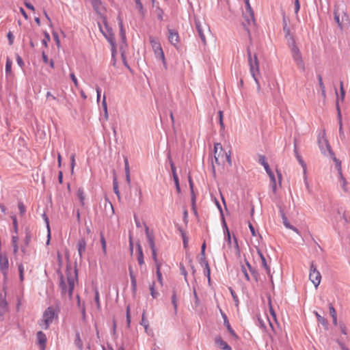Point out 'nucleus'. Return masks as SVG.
Returning <instances> with one entry per match:
<instances>
[{
	"instance_id": "nucleus-1",
	"label": "nucleus",
	"mask_w": 350,
	"mask_h": 350,
	"mask_svg": "<svg viewBox=\"0 0 350 350\" xmlns=\"http://www.w3.org/2000/svg\"><path fill=\"white\" fill-rule=\"evenodd\" d=\"M57 273L59 276V288L62 297L68 296L70 300L72 298V293L75 288V281L77 280V270L75 268L74 271V275L71 273V267L70 265L66 266V278L68 286L66 284L64 275L61 271L60 269L57 270Z\"/></svg>"
},
{
	"instance_id": "nucleus-2",
	"label": "nucleus",
	"mask_w": 350,
	"mask_h": 350,
	"mask_svg": "<svg viewBox=\"0 0 350 350\" xmlns=\"http://www.w3.org/2000/svg\"><path fill=\"white\" fill-rule=\"evenodd\" d=\"M247 55L250 73L256 82L257 91L260 92V85L258 79V75H260L259 62L256 53L252 55L250 46L247 47Z\"/></svg>"
},
{
	"instance_id": "nucleus-3",
	"label": "nucleus",
	"mask_w": 350,
	"mask_h": 350,
	"mask_svg": "<svg viewBox=\"0 0 350 350\" xmlns=\"http://www.w3.org/2000/svg\"><path fill=\"white\" fill-rule=\"evenodd\" d=\"M214 157L215 163L220 165L226 160L230 165H232L230 152H224L220 143H216L214 146Z\"/></svg>"
},
{
	"instance_id": "nucleus-4",
	"label": "nucleus",
	"mask_w": 350,
	"mask_h": 350,
	"mask_svg": "<svg viewBox=\"0 0 350 350\" xmlns=\"http://www.w3.org/2000/svg\"><path fill=\"white\" fill-rule=\"evenodd\" d=\"M59 312V310L53 306L48 307L42 315L44 325L40 323L42 327L44 329H47L52 323L53 319L58 317Z\"/></svg>"
},
{
	"instance_id": "nucleus-5",
	"label": "nucleus",
	"mask_w": 350,
	"mask_h": 350,
	"mask_svg": "<svg viewBox=\"0 0 350 350\" xmlns=\"http://www.w3.org/2000/svg\"><path fill=\"white\" fill-rule=\"evenodd\" d=\"M288 46L291 49L292 57L295 62L297 66L302 69H305L304 63L302 59L301 53L299 48L295 44V40L293 37H290L288 39Z\"/></svg>"
},
{
	"instance_id": "nucleus-6",
	"label": "nucleus",
	"mask_w": 350,
	"mask_h": 350,
	"mask_svg": "<svg viewBox=\"0 0 350 350\" xmlns=\"http://www.w3.org/2000/svg\"><path fill=\"white\" fill-rule=\"evenodd\" d=\"M195 27L198 36L201 39L204 45L206 44V34L210 33V29L208 25L205 23L201 21L198 18H195Z\"/></svg>"
},
{
	"instance_id": "nucleus-7",
	"label": "nucleus",
	"mask_w": 350,
	"mask_h": 350,
	"mask_svg": "<svg viewBox=\"0 0 350 350\" xmlns=\"http://www.w3.org/2000/svg\"><path fill=\"white\" fill-rule=\"evenodd\" d=\"M149 40L155 56L162 61L163 66L166 68L165 55L159 39L150 36Z\"/></svg>"
},
{
	"instance_id": "nucleus-8",
	"label": "nucleus",
	"mask_w": 350,
	"mask_h": 350,
	"mask_svg": "<svg viewBox=\"0 0 350 350\" xmlns=\"http://www.w3.org/2000/svg\"><path fill=\"white\" fill-rule=\"evenodd\" d=\"M145 226V230H146V235L148 239V242L149 244V246L152 251V258L154 260V262H157L158 260L157 259V249L155 247L154 243V236L152 232L149 231V228L144 224Z\"/></svg>"
},
{
	"instance_id": "nucleus-9",
	"label": "nucleus",
	"mask_w": 350,
	"mask_h": 350,
	"mask_svg": "<svg viewBox=\"0 0 350 350\" xmlns=\"http://www.w3.org/2000/svg\"><path fill=\"white\" fill-rule=\"evenodd\" d=\"M309 278L314 286L317 288L321 282V275L313 262L310 265Z\"/></svg>"
},
{
	"instance_id": "nucleus-10",
	"label": "nucleus",
	"mask_w": 350,
	"mask_h": 350,
	"mask_svg": "<svg viewBox=\"0 0 350 350\" xmlns=\"http://www.w3.org/2000/svg\"><path fill=\"white\" fill-rule=\"evenodd\" d=\"M103 22L105 27L106 31H103L101 25L100 23H98V26H99V29H100V31L102 32V33L103 34L105 38L107 40V41L109 42V44L116 42L114 33H113L112 29L109 26L107 21V18H104V20H103Z\"/></svg>"
},
{
	"instance_id": "nucleus-11",
	"label": "nucleus",
	"mask_w": 350,
	"mask_h": 350,
	"mask_svg": "<svg viewBox=\"0 0 350 350\" xmlns=\"http://www.w3.org/2000/svg\"><path fill=\"white\" fill-rule=\"evenodd\" d=\"M9 269V260L5 253H0V271L5 279L7 278Z\"/></svg>"
},
{
	"instance_id": "nucleus-12",
	"label": "nucleus",
	"mask_w": 350,
	"mask_h": 350,
	"mask_svg": "<svg viewBox=\"0 0 350 350\" xmlns=\"http://www.w3.org/2000/svg\"><path fill=\"white\" fill-rule=\"evenodd\" d=\"M91 2L94 10L100 16V18L102 20L106 18V16L104 15V12L106 11V9L101 0H91Z\"/></svg>"
},
{
	"instance_id": "nucleus-13",
	"label": "nucleus",
	"mask_w": 350,
	"mask_h": 350,
	"mask_svg": "<svg viewBox=\"0 0 350 350\" xmlns=\"http://www.w3.org/2000/svg\"><path fill=\"white\" fill-rule=\"evenodd\" d=\"M198 262L200 265L204 267V273L206 277H207L208 282L211 280V269L209 267V264L208 260L206 258V256H200L198 258Z\"/></svg>"
},
{
	"instance_id": "nucleus-14",
	"label": "nucleus",
	"mask_w": 350,
	"mask_h": 350,
	"mask_svg": "<svg viewBox=\"0 0 350 350\" xmlns=\"http://www.w3.org/2000/svg\"><path fill=\"white\" fill-rule=\"evenodd\" d=\"M168 40L172 45L176 46L180 42L178 32L176 29L168 28Z\"/></svg>"
},
{
	"instance_id": "nucleus-15",
	"label": "nucleus",
	"mask_w": 350,
	"mask_h": 350,
	"mask_svg": "<svg viewBox=\"0 0 350 350\" xmlns=\"http://www.w3.org/2000/svg\"><path fill=\"white\" fill-rule=\"evenodd\" d=\"M220 312H221V317H222V318L224 319V326L227 328V329L229 332V333L230 334V335L234 339H236V340L238 339L239 336L235 333L234 330L232 328L226 314L224 312H223L221 310H220Z\"/></svg>"
},
{
	"instance_id": "nucleus-16",
	"label": "nucleus",
	"mask_w": 350,
	"mask_h": 350,
	"mask_svg": "<svg viewBox=\"0 0 350 350\" xmlns=\"http://www.w3.org/2000/svg\"><path fill=\"white\" fill-rule=\"evenodd\" d=\"M280 216H281V217L282 219V223H283L284 226L286 228L292 230L294 232H295L296 233L299 234V230L296 227L293 226V225H291L290 224V222L288 221V219H287V217H286L284 211L282 208H280Z\"/></svg>"
},
{
	"instance_id": "nucleus-17",
	"label": "nucleus",
	"mask_w": 350,
	"mask_h": 350,
	"mask_svg": "<svg viewBox=\"0 0 350 350\" xmlns=\"http://www.w3.org/2000/svg\"><path fill=\"white\" fill-rule=\"evenodd\" d=\"M245 11L248 14V16H245V20L247 21V23L250 25V22H254V15L253 10L250 4L249 0H245Z\"/></svg>"
},
{
	"instance_id": "nucleus-18",
	"label": "nucleus",
	"mask_w": 350,
	"mask_h": 350,
	"mask_svg": "<svg viewBox=\"0 0 350 350\" xmlns=\"http://www.w3.org/2000/svg\"><path fill=\"white\" fill-rule=\"evenodd\" d=\"M215 345L222 350H232L231 347L224 341L221 336L218 335L215 338Z\"/></svg>"
},
{
	"instance_id": "nucleus-19",
	"label": "nucleus",
	"mask_w": 350,
	"mask_h": 350,
	"mask_svg": "<svg viewBox=\"0 0 350 350\" xmlns=\"http://www.w3.org/2000/svg\"><path fill=\"white\" fill-rule=\"evenodd\" d=\"M117 20L118 21V26L120 28V36L122 39V43H124L126 45V31L124 28L123 21H122L120 14H118V16L117 17Z\"/></svg>"
},
{
	"instance_id": "nucleus-20",
	"label": "nucleus",
	"mask_w": 350,
	"mask_h": 350,
	"mask_svg": "<svg viewBox=\"0 0 350 350\" xmlns=\"http://www.w3.org/2000/svg\"><path fill=\"white\" fill-rule=\"evenodd\" d=\"M87 243L85 238H81L79 239L77 244V248L80 258H82L83 254L85 253L86 250Z\"/></svg>"
},
{
	"instance_id": "nucleus-21",
	"label": "nucleus",
	"mask_w": 350,
	"mask_h": 350,
	"mask_svg": "<svg viewBox=\"0 0 350 350\" xmlns=\"http://www.w3.org/2000/svg\"><path fill=\"white\" fill-rule=\"evenodd\" d=\"M38 344L42 349H44L46 343V336L44 332L39 331L36 334Z\"/></svg>"
},
{
	"instance_id": "nucleus-22",
	"label": "nucleus",
	"mask_w": 350,
	"mask_h": 350,
	"mask_svg": "<svg viewBox=\"0 0 350 350\" xmlns=\"http://www.w3.org/2000/svg\"><path fill=\"white\" fill-rule=\"evenodd\" d=\"M129 275L131 278V289L133 294H135L137 292V280L135 275L133 273V269L132 266L129 267Z\"/></svg>"
},
{
	"instance_id": "nucleus-23",
	"label": "nucleus",
	"mask_w": 350,
	"mask_h": 350,
	"mask_svg": "<svg viewBox=\"0 0 350 350\" xmlns=\"http://www.w3.org/2000/svg\"><path fill=\"white\" fill-rule=\"evenodd\" d=\"M189 187L191 189V206H192V209L193 210L194 213L196 215L197 214V211L196 208V194L193 191V183L190 176L189 177Z\"/></svg>"
},
{
	"instance_id": "nucleus-24",
	"label": "nucleus",
	"mask_w": 350,
	"mask_h": 350,
	"mask_svg": "<svg viewBox=\"0 0 350 350\" xmlns=\"http://www.w3.org/2000/svg\"><path fill=\"white\" fill-rule=\"evenodd\" d=\"M8 310L5 295L0 293V316H3Z\"/></svg>"
},
{
	"instance_id": "nucleus-25",
	"label": "nucleus",
	"mask_w": 350,
	"mask_h": 350,
	"mask_svg": "<svg viewBox=\"0 0 350 350\" xmlns=\"http://www.w3.org/2000/svg\"><path fill=\"white\" fill-rule=\"evenodd\" d=\"M245 260L246 266L247 267L249 271H250L252 277L254 278L255 281L258 282L259 280V273L258 271L255 268L252 267L250 263L246 259Z\"/></svg>"
},
{
	"instance_id": "nucleus-26",
	"label": "nucleus",
	"mask_w": 350,
	"mask_h": 350,
	"mask_svg": "<svg viewBox=\"0 0 350 350\" xmlns=\"http://www.w3.org/2000/svg\"><path fill=\"white\" fill-rule=\"evenodd\" d=\"M137 262L139 265H142L144 264V258L142 247L139 243L137 244Z\"/></svg>"
},
{
	"instance_id": "nucleus-27",
	"label": "nucleus",
	"mask_w": 350,
	"mask_h": 350,
	"mask_svg": "<svg viewBox=\"0 0 350 350\" xmlns=\"http://www.w3.org/2000/svg\"><path fill=\"white\" fill-rule=\"evenodd\" d=\"M258 254L261 259V262H262V266L265 268V269L266 270V273L268 275H270V268L267 265V260H266V258L264 256V255L262 254V253L261 252V251L260 250H258Z\"/></svg>"
},
{
	"instance_id": "nucleus-28",
	"label": "nucleus",
	"mask_w": 350,
	"mask_h": 350,
	"mask_svg": "<svg viewBox=\"0 0 350 350\" xmlns=\"http://www.w3.org/2000/svg\"><path fill=\"white\" fill-rule=\"evenodd\" d=\"M77 195L78 197V199L79 200L80 204L83 206L85 205V194L84 189L82 187H79L77 189Z\"/></svg>"
},
{
	"instance_id": "nucleus-29",
	"label": "nucleus",
	"mask_w": 350,
	"mask_h": 350,
	"mask_svg": "<svg viewBox=\"0 0 350 350\" xmlns=\"http://www.w3.org/2000/svg\"><path fill=\"white\" fill-rule=\"evenodd\" d=\"M323 143L325 144V145L326 146V148L329 151V154L331 155H334V152H332V150L331 149V146L329 144V142H328V141L326 139H324L323 140V142H321V140H319V147H320L322 152L324 153V154L325 153V150H324V148L323 147V145H322Z\"/></svg>"
},
{
	"instance_id": "nucleus-30",
	"label": "nucleus",
	"mask_w": 350,
	"mask_h": 350,
	"mask_svg": "<svg viewBox=\"0 0 350 350\" xmlns=\"http://www.w3.org/2000/svg\"><path fill=\"white\" fill-rule=\"evenodd\" d=\"M124 170H125V176L126 180L128 184L131 183V177H130V168L129 165V161L127 157H124Z\"/></svg>"
},
{
	"instance_id": "nucleus-31",
	"label": "nucleus",
	"mask_w": 350,
	"mask_h": 350,
	"mask_svg": "<svg viewBox=\"0 0 350 350\" xmlns=\"http://www.w3.org/2000/svg\"><path fill=\"white\" fill-rule=\"evenodd\" d=\"M167 159L169 161V163L171 167L173 178L178 177L176 174V168L174 163L171 157L170 152H168V154H167Z\"/></svg>"
},
{
	"instance_id": "nucleus-32",
	"label": "nucleus",
	"mask_w": 350,
	"mask_h": 350,
	"mask_svg": "<svg viewBox=\"0 0 350 350\" xmlns=\"http://www.w3.org/2000/svg\"><path fill=\"white\" fill-rule=\"evenodd\" d=\"M171 301H172V305L174 306V314H177V310H178V299H177L176 291L175 288H174L173 291H172V298H171Z\"/></svg>"
},
{
	"instance_id": "nucleus-33",
	"label": "nucleus",
	"mask_w": 350,
	"mask_h": 350,
	"mask_svg": "<svg viewBox=\"0 0 350 350\" xmlns=\"http://www.w3.org/2000/svg\"><path fill=\"white\" fill-rule=\"evenodd\" d=\"M294 152H295V155L298 162L303 167L304 170H306V164L305 163V162L302 159V157H301V155L299 154L297 148L296 144H295V145H294Z\"/></svg>"
},
{
	"instance_id": "nucleus-34",
	"label": "nucleus",
	"mask_w": 350,
	"mask_h": 350,
	"mask_svg": "<svg viewBox=\"0 0 350 350\" xmlns=\"http://www.w3.org/2000/svg\"><path fill=\"white\" fill-rule=\"evenodd\" d=\"M25 237L24 240L25 245L28 246L31 242L32 234L29 227H26L25 229Z\"/></svg>"
},
{
	"instance_id": "nucleus-35",
	"label": "nucleus",
	"mask_w": 350,
	"mask_h": 350,
	"mask_svg": "<svg viewBox=\"0 0 350 350\" xmlns=\"http://www.w3.org/2000/svg\"><path fill=\"white\" fill-rule=\"evenodd\" d=\"M75 345L77 347L79 350H83V342L80 337V333L77 331L75 334Z\"/></svg>"
},
{
	"instance_id": "nucleus-36",
	"label": "nucleus",
	"mask_w": 350,
	"mask_h": 350,
	"mask_svg": "<svg viewBox=\"0 0 350 350\" xmlns=\"http://www.w3.org/2000/svg\"><path fill=\"white\" fill-rule=\"evenodd\" d=\"M335 92H336V94L337 96V98H338V100L340 99V100L342 102L345 99V91L343 88V82L342 81H340V96L338 94L337 90H336Z\"/></svg>"
},
{
	"instance_id": "nucleus-37",
	"label": "nucleus",
	"mask_w": 350,
	"mask_h": 350,
	"mask_svg": "<svg viewBox=\"0 0 350 350\" xmlns=\"http://www.w3.org/2000/svg\"><path fill=\"white\" fill-rule=\"evenodd\" d=\"M314 313L317 319L318 322L321 323L326 329H327L328 323H327V321L326 320V319L324 318L323 317L321 316L316 311H314Z\"/></svg>"
},
{
	"instance_id": "nucleus-38",
	"label": "nucleus",
	"mask_w": 350,
	"mask_h": 350,
	"mask_svg": "<svg viewBox=\"0 0 350 350\" xmlns=\"http://www.w3.org/2000/svg\"><path fill=\"white\" fill-rule=\"evenodd\" d=\"M113 189L115 194L120 199V191H119V188H118V183L117 178L116 176H113Z\"/></svg>"
},
{
	"instance_id": "nucleus-39",
	"label": "nucleus",
	"mask_w": 350,
	"mask_h": 350,
	"mask_svg": "<svg viewBox=\"0 0 350 350\" xmlns=\"http://www.w3.org/2000/svg\"><path fill=\"white\" fill-rule=\"evenodd\" d=\"M336 109L337 111V119L338 120V124L339 125L342 124V114H341L340 107L338 104V98H336Z\"/></svg>"
},
{
	"instance_id": "nucleus-40",
	"label": "nucleus",
	"mask_w": 350,
	"mask_h": 350,
	"mask_svg": "<svg viewBox=\"0 0 350 350\" xmlns=\"http://www.w3.org/2000/svg\"><path fill=\"white\" fill-rule=\"evenodd\" d=\"M100 243H101L102 250H103V254L105 256H107V243H106L105 238L104 237V235H103L102 232H100Z\"/></svg>"
},
{
	"instance_id": "nucleus-41",
	"label": "nucleus",
	"mask_w": 350,
	"mask_h": 350,
	"mask_svg": "<svg viewBox=\"0 0 350 350\" xmlns=\"http://www.w3.org/2000/svg\"><path fill=\"white\" fill-rule=\"evenodd\" d=\"M150 295L153 299H156L159 296V293L155 290V282H152L151 284H150Z\"/></svg>"
},
{
	"instance_id": "nucleus-42",
	"label": "nucleus",
	"mask_w": 350,
	"mask_h": 350,
	"mask_svg": "<svg viewBox=\"0 0 350 350\" xmlns=\"http://www.w3.org/2000/svg\"><path fill=\"white\" fill-rule=\"evenodd\" d=\"M18 237L17 235L12 236V245L13 247L14 253H16L18 250Z\"/></svg>"
},
{
	"instance_id": "nucleus-43",
	"label": "nucleus",
	"mask_w": 350,
	"mask_h": 350,
	"mask_svg": "<svg viewBox=\"0 0 350 350\" xmlns=\"http://www.w3.org/2000/svg\"><path fill=\"white\" fill-rule=\"evenodd\" d=\"M179 230L181 233V236L183 238V247L184 248L187 249L188 247L189 239L186 235V233L181 228H179Z\"/></svg>"
},
{
	"instance_id": "nucleus-44",
	"label": "nucleus",
	"mask_w": 350,
	"mask_h": 350,
	"mask_svg": "<svg viewBox=\"0 0 350 350\" xmlns=\"http://www.w3.org/2000/svg\"><path fill=\"white\" fill-rule=\"evenodd\" d=\"M269 178H270V186H271V190H272L273 193H275L277 191V184H276V179H275V175L271 176L269 177Z\"/></svg>"
},
{
	"instance_id": "nucleus-45",
	"label": "nucleus",
	"mask_w": 350,
	"mask_h": 350,
	"mask_svg": "<svg viewBox=\"0 0 350 350\" xmlns=\"http://www.w3.org/2000/svg\"><path fill=\"white\" fill-rule=\"evenodd\" d=\"M12 61L8 58L5 63V73L6 75H10L12 73Z\"/></svg>"
},
{
	"instance_id": "nucleus-46",
	"label": "nucleus",
	"mask_w": 350,
	"mask_h": 350,
	"mask_svg": "<svg viewBox=\"0 0 350 350\" xmlns=\"http://www.w3.org/2000/svg\"><path fill=\"white\" fill-rule=\"evenodd\" d=\"M94 301L96 302V308L98 310L101 309V305L100 301V297H99V292L98 289H95V295H94Z\"/></svg>"
},
{
	"instance_id": "nucleus-47",
	"label": "nucleus",
	"mask_w": 350,
	"mask_h": 350,
	"mask_svg": "<svg viewBox=\"0 0 350 350\" xmlns=\"http://www.w3.org/2000/svg\"><path fill=\"white\" fill-rule=\"evenodd\" d=\"M18 269L19 272V279L22 282L24 280V267L22 263L18 265Z\"/></svg>"
},
{
	"instance_id": "nucleus-48",
	"label": "nucleus",
	"mask_w": 350,
	"mask_h": 350,
	"mask_svg": "<svg viewBox=\"0 0 350 350\" xmlns=\"http://www.w3.org/2000/svg\"><path fill=\"white\" fill-rule=\"evenodd\" d=\"M283 31L284 33V37L287 40V42H288V39L290 38V37H293L291 34L290 27L288 26L283 27Z\"/></svg>"
},
{
	"instance_id": "nucleus-49",
	"label": "nucleus",
	"mask_w": 350,
	"mask_h": 350,
	"mask_svg": "<svg viewBox=\"0 0 350 350\" xmlns=\"http://www.w3.org/2000/svg\"><path fill=\"white\" fill-rule=\"evenodd\" d=\"M228 289H229L230 294L233 298L235 305L237 306L239 303L238 296L237 295L236 293L234 292V291L232 289V287H229Z\"/></svg>"
},
{
	"instance_id": "nucleus-50",
	"label": "nucleus",
	"mask_w": 350,
	"mask_h": 350,
	"mask_svg": "<svg viewBox=\"0 0 350 350\" xmlns=\"http://www.w3.org/2000/svg\"><path fill=\"white\" fill-rule=\"evenodd\" d=\"M11 217L12 219L14 232L16 234H17L18 232V221H17L16 217V215H13Z\"/></svg>"
},
{
	"instance_id": "nucleus-51",
	"label": "nucleus",
	"mask_w": 350,
	"mask_h": 350,
	"mask_svg": "<svg viewBox=\"0 0 350 350\" xmlns=\"http://www.w3.org/2000/svg\"><path fill=\"white\" fill-rule=\"evenodd\" d=\"M42 217L45 221V222L46 223V225H47V228H48V230H49V233H48V240H47V242H46V244H49V241H50V238H51V234H50V230H49V218L47 217V215H46V213H44L42 215Z\"/></svg>"
},
{
	"instance_id": "nucleus-52",
	"label": "nucleus",
	"mask_w": 350,
	"mask_h": 350,
	"mask_svg": "<svg viewBox=\"0 0 350 350\" xmlns=\"http://www.w3.org/2000/svg\"><path fill=\"white\" fill-rule=\"evenodd\" d=\"M44 38L42 40V44L45 46V47H47V43L48 42L50 41L51 40V38H50V35L48 32L46 31H44Z\"/></svg>"
},
{
	"instance_id": "nucleus-53",
	"label": "nucleus",
	"mask_w": 350,
	"mask_h": 350,
	"mask_svg": "<svg viewBox=\"0 0 350 350\" xmlns=\"http://www.w3.org/2000/svg\"><path fill=\"white\" fill-rule=\"evenodd\" d=\"M258 162L260 163L263 167H265L269 163L267 162L266 157L262 154L258 155Z\"/></svg>"
},
{
	"instance_id": "nucleus-54",
	"label": "nucleus",
	"mask_w": 350,
	"mask_h": 350,
	"mask_svg": "<svg viewBox=\"0 0 350 350\" xmlns=\"http://www.w3.org/2000/svg\"><path fill=\"white\" fill-rule=\"evenodd\" d=\"M136 8L139 10L141 14H144V7L141 0H135Z\"/></svg>"
},
{
	"instance_id": "nucleus-55",
	"label": "nucleus",
	"mask_w": 350,
	"mask_h": 350,
	"mask_svg": "<svg viewBox=\"0 0 350 350\" xmlns=\"http://www.w3.org/2000/svg\"><path fill=\"white\" fill-rule=\"evenodd\" d=\"M107 207H109L111 208L112 213H114L113 207L111 202L109 201V200L107 197H105V208H107Z\"/></svg>"
},
{
	"instance_id": "nucleus-56",
	"label": "nucleus",
	"mask_w": 350,
	"mask_h": 350,
	"mask_svg": "<svg viewBox=\"0 0 350 350\" xmlns=\"http://www.w3.org/2000/svg\"><path fill=\"white\" fill-rule=\"evenodd\" d=\"M334 21H336V23L338 24V25L342 28V24L340 21V16H339V14L338 13V12L336 10H334Z\"/></svg>"
},
{
	"instance_id": "nucleus-57",
	"label": "nucleus",
	"mask_w": 350,
	"mask_h": 350,
	"mask_svg": "<svg viewBox=\"0 0 350 350\" xmlns=\"http://www.w3.org/2000/svg\"><path fill=\"white\" fill-rule=\"evenodd\" d=\"M75 166V154H72L70 156V167H71V174L74 172V167Z\"/></svg>"
},
{
	"instance_id": "nucleus-58",
	"label": "nucleus",
	"mask_w": 350,
	"mask_h": 350,
	"mask_svg": "<svg viewBox=\"0 0 350 350\" xmlns=\"http://www.w3.org/2000/svg\"><path fill=\"white\" fill-rule=\"evenodd\" d=\"M180 273L184 275L185 281L187 282V272L186 271L185 266L182 263H180Z\"/></svg>"
},
{
	"instance_id": "nucleus-59",
	"label": "nucleus",
	"mask_w": 350,
	"mask_h": 350,
	"mask_svg": "<svg viewBox=\"0 0 350 350\" xmlns=\"http://www.w3.org/2000/svg\"><path fill=\"white\" fill-rule=\"evenodd\" d=\"M18 207L19 209L20 214L21 215H23L26 211V208H25L24 204L22 202H19L18 204Z\"/></svg>"
},
{
	"instance_id": "nucleus-60",
	"label": "nucleus",
	"mask_w": 350,
	"mask_h": 350,
	"mask_svg": "<svg viewBox=\"0 0 350 350\" xmlns=\"http://www.w3.org/2000/svg\"><path fill=\"white\" fill-rule=\"evenodd\" d=\"M110 45L111 46V57L114 59L117 53L116 42L111 43Z\"/></svg>"
},
{
	"instance_id": "nucleus-61",
	"label": "nucleus",
	"mask_w": 350,
	"mask_h": 350,
	"mask_svg": "<svg viewBox=\"0 0 350 350\" xmlns=\"http://www.w3.org/2000/svg\"><path fill=\"white\" fill-rule=\"evenodd\" d=\"M126 323H127V327H129L130 324H131L130 306H127V307H126Z\"/></svg>"
},
{
	"instance_id": "nucleus-62",
	"label": "nucleus",
	"mask_w": 350,
	"mask_h": 350,
	"mask_svg": "<svg viewBox=\"0 0 350 350\" xmlns=\"http://www.w3.org/2000/svg\"><path fill=\"white\" fill-rule=\"evenodd\" d=\"M241 271H242V273L244 275L245 279L247 281H250V278L249 274H248V273L247 271V269H246V268H245V267L244 265L241 266Z\"/></svg>"
},
{
	"instance_id": "nucleus-63",
	"label": "nucleus",
	"mask_w": 350,
	"mask_h": 350,
	"mask_svg": "<svg viewBox=\"0 0 350 350\" xmlns=\"http://www.w3.org/2000/svg\"><path fill=\"white\" fill-rule=\"evenodd\" d=\"M8 42L10 45H12L14 42V36L11 31H9L7 34Z\"/></svg>"
},
{
	"instance_id": "nucleus-64",
	"label": "nucleus",
	"mask_w": 350,
	"mask_h": 350,
	"mask_svg": "<svg viewBox=\"0 0 350 350\" xmlns=\"http://www.w3.org/2000/svg\"><path fill=\"white\" fill-rule=\"evenodd\" d=\"M16 62L17 64H18V66L21 67V68H23V66H24V62L22 59V57L18 55V54H16Z\"/></svg>"
}]
</instances>
